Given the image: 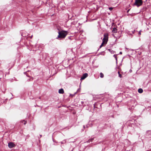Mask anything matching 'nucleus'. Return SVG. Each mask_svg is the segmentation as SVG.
Listing matches in <instances>:
<instances>
[{"label": "nucleus", "instance_id": "nucleus-12", "mask_svg": "<svg viewBox=\"0 0 151 151\" xmlns=\"http://www.w3.org/2000/svg\"><path fill=\"white\" fill-rule=\"evenodd\" d=\"M119 77L122 78V75L121 74H119Z\"/></svg>", "mask_w": 151, "mask_h": 151}, {"label": "nucleus", "instance_id": "nucleus-9", "mask_svg": "<svg viewBox=\"0 0 151 151\" xmlns=\"http://www.w3.org/2000/svg\"><path fill=\"white\" fill-rule=\"evenodd\" d=\"M100 77L101 78H102L104 77V75L102 73H100Z\"/></svg>", "mask_w": 151, "mask_h": 151}, {"label": "nucleus", "instance_id": "nucleus-15", "mask_svg": "<svg viewBox=\"0 0 151 151\" xmlns=\"http://www.w3.org/2000/svg\"><path fill=\"white\" fill-rule=\"evenodd\" d=\"M26 121H24V124H26Z\"/></svg>", "mask_w": 151, "mask_h": 151}, {"label": "nucleus", "instance_id": "nucleus-8", "mask_svg": "<svg viewBox=\"0 0 151 151\" xmlns=\"http://www.w3.org/2000/svg\"><path fill=\"white\" fill-rule=\"evenodd\" d=\"M117 29L116 28H114L112 30V32H113L115 33V32H117Z\"/></svg>", "mask_w": 151, "mask_h": 151}, {"label": "nucleus", "instance_id": "nucleus-16", "mask_svg": "<svg viewBox=\"0 0 151 151\" xmlns=\"http://www.w3.org/2000/svg\"><path fill=\"white\" fill-rule=\"evenodd\" d=\"M118 74L119 75V74H120V72L119 71L118 72Z\"/></svg>", "mask_w": 151, "mask_h": 151}, {"label": "nucleus", "instance_id": "nucleus-11", "mask_svg": "<svg viewBox=\"0 0 151 151\" xmlns=\"http://www.w3.org/2000/svg\"><path fill=\"white\" fill-rule=\"evenodd\" d=\"M141 30L138 33V35L139 36L141 35Z\"/></svg>", "mask_w": 151, "mask_h": 151}, {"label": "nucleus", "instance_id": "nucleus-1", "mask_svg": "<svg viewBox=\"0 0 151 151\" xmlns=\"http://www.w3.org/2000/svg\"><path fill=\"white\" fill-rule=\"evenodd\" d=\"M58 33V35L56 38L57 39L64 38L67 35L68 32L67 31L62 30L59 31Z\"/></svg>", "mask_w": 151, "mask_h": 151}, {"label": "nucleus", "instance_id": "nucleus-7", "mask_svg": "<svg viewBox=\"0 0 151 151\" xmlns=\"http://www.w3.org/2000/svg\"><path fill=\"white\" fill-rule=\"evenodd\" d=\"M138 92L140 93H142L143 92V90L142 88H139L138 90Z\"/></svg>", "mask_w": 151, "mask_h": 151}, {"label": "nucleus", "instance_id": "nucleus-6", "mask_svg": "<svg viewBox=\"0 0 151 151\" xmlns=\"http://www.w3.org/2000/svg\"><path fill=\"white\" fill-rule=\"evenodd\" d=\"M58 92L60 93H62V94L64 92V90H63V89L62 88L60 89L59 90Z\"/></svg>", "mask_w": 151, "mask_h": 151}, {"label": "nucleus", "instance_id": "nucleus-13", "mask_svg": "<svg viewBox=\"0 0 151 151\" xmlns=\"http://www.w3.org/2000/svg\"><path fill=\"white\" fill-rule=\"evenodd\" d=\"M114 57H115L116 60H117V58L116 57V56L115 55H114Z\"/></svg>", "mask_w": 151, "mask_h": 151}, {"label": "nucleus", "instance_id": "nucleus-3", "mask_svg": "<svg viewBox=\"0 0 151 151\" xmlns=\"http://www.w3.org/2000/svg\"><path fill=\"white\" fill-rule=\"evenodd\" d=\"M142 0H136L134 5L138 7L142 5Z\"/></svg>", "mask_w": 151, "mask_h": 151}, {"label": "nucleus", "instance_id": "nucleus-2", "mask_svg": "<svg viewBox=\"0 0 151 151\" xmlns=\"http://www.w3.org/2000/svg\"><path fill=\"white\" fill-rule=\"evenodd\" d=\"M108 34L105 33L104 35V37L103 39V42L100 46V48H101L104 45H106L108 41Z\"/></svg>", "mask_w": 151, "mask_h": 151}, {"label": "nucleus", "instance_id": "nucleus-17", "mask_svg": "<svg viewBox=\"0 0 151 151\" xmlns=\"http://www.w3.org/2000/svg\"><path fill=\"white\" fill-rule=\"evenodd\" d=\"M120 54H122V52H120Z\"/></svg>", "mask_w": 151, "mask_h": 151}, {"label": "nucleus", "instance_id": "nucleus-5", "mask_svg": "<svg viewBox=\"0 0 151 151\" xmlns=\"http://www.w3.org/2000/svg\"><path fill=\"white\" fill-rule=\"evenodd\" d=\"M88 76V74L87 73H84L83 76L81 77V80H83L85 79Z\"/></svg>", "mask_w": 151, "mask_h": 151}, {"label": "nucleus", "instance_id": "nucleus-10", "mask_svg": "<svg viewBox=\"0 0 151 151\" xmlns=\"http://www.w3.org/2000/svg\"><path fill=\"white\" fill-rule=\"evenodd\" d=\"M113 9V8H112V7H109V9L110 11L112 10Z\"/></svg>", "mask_w": 151, "mask_h": 151}, {"label": "nucleus", "instance_id": "nucleus-4", "mask_svg": "<svg viewBox=\"0 0 151 151\" xmlns=\"http://www.w3.org/2000/svg\"><path fill=\"white\" fill-rule=\"evenodd\" d=\"M15 145L12 142H9L8 144V146L10 148H12V147H14Z\"/></svg>", "mask_w": 151, "mask_h": 151}, {"label": "nucleus", "instance_id": "nucleus-14", "mask_svg": "<svg viewBox=\"0 0 151 151\" xmlns=\"http://www.w3.org/2000/svg\"><path fill=\"white\" fill-rule=\"evenodd\" d=\"M80 89H81L80 88L79 89H78V90L77 91H80Z\"/></svg>", "mask_w": 151, "mask_h": 151}]
</instances>
